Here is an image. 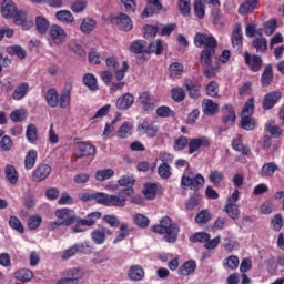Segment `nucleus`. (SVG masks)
Returning a JSON list of instances; mask_svg holds the SVG:
<instances>
[{"label": "nucleus", "instance_id": "obj_1", "mask_svg": "<svg viewBox=\"0 0 284 284\" xmlns=\"http://www.w3.org/2000/svg\"><path fill=\"white\" fill-rule=\"evenodd\" d=\"M128 196H134V187L121 189L118 195L100 193L95 195L97 203L106 205L108 207H125Z\"/></svg>", "mask_w": 284, "mask_h": 284}, {"label": "nucleus", "instance_id": "obj_2", "mask_svg": "<svg viewBox=\"0 0 284 284\" xmlns=\"http://www.w3.org/2000/svg\"><path fill=\"white\" fill-rule=\"evenodd\" d=\"M151 230L155 234H164V241H166V243H174L176 236H179V225L172 222L170 216L162 217L160 224L152 226Z\"/></svg>", "mask_w": 284, "mask_h": 284}, {"label": "nucleus", "instance_id": "obj_3", "mask_svg": "<svg viewBox=\"0 0 284 284\" xmlns=\"http://www.w3.org/2000/svg\"><path fill=\"white\" fill-rule=\"evenodd\" d=\"M54 216L58 220L50 222L48 230H57V227H61L62 225L68 227L77 222V215L74 214V211L70 209L57 210Z\"/></svg>", "mask_w": 284, "mask_h": 284}, {"label": "nucleus", "instance_id": "obj_4", "mask_svg": "<svg viewBox=\"0 0 284 284\" xmlns=\"http://www.w3.org/2000/svg\"><path fill=\"white\" fill-rule=\"evenodd\" d=\"M239 190H235L231 196L227 197L226 204L224 206V210L230 216V219H239V214H241V211H239V205L236 203L239 202V196H240Z\"/></svg>", "mask_w": 284, "mask_h": 284}, {"label": "nucleus", "instance_id": "obj_5", "mask_svg": "<svg viewBox=\"0 0 284 284\" xmlns=\"http://www.w3.org/2000/svg\"><path fill=\"white\" fill-rule=\"evenodd\" d=\"M205 184V178L197 173L194 178L183 174L181 179V187H190V190H201Z\"/></svg>", "mask_w": 284, "mask_h": 284}, {"label": "nucleus", "instance_id": "obj_6", "mask_svg": "<svg viewBox=\"0 0 284 284\" xmlns=\"http://www.w3.org/2000/svg\"><path fill=\"white\" fill-rule=\"evenodd\" d=\"M138 134L140 136H148V139H154L159 134V126L150 123L148 120H141L136 126Z\"/></svg>", "mask_w": 284, "mask_h": 284}, {"label": "nucleus", "instance_id": "obj_7", "mask_svg": "<svg viewBox=\"0 0 284 284\" xmlns=\"http://www.w3.org/2000/svg\"><path fill=\"white\" fill-rule=\"evenodd\" d=\"M49 37L55 45H63L65 41L68 40V33L65 32V29L59 24L51 26L49 30Z\"/></svg>", "mask_w": 284, "mask_h": 284}, {"label": "nucleus", "instance_id": "obj_8", "mask_svg": "<svg viewBox=\"0 0 284 284\" xmlns=\"http://www.w3.org/2000/svg\"><path fill=\"white\" fill-rule=\"evenodd\" d=\"M113 232L106 226H99L91 232V241L95 245H103L108 241V236H112Z\"/></svg>", "mask_w": 284, "mask_h": 284}, {"label": "nucleus", "instance_id": "obj_9", "mask_svg": "<svg viewBox=\"0 0 284 284\" xmlns=\"http://www.w3.org/2000/svg\"><path fill=\"white\" fill-rule=\"evenodd\" d=\"M112 23L119 28V30H123L124 32H130L134 24L132 23V19L129 18L125 13H119L118 16L112 18Z\"/></svg>", "mask_w": 284, "mask_h": 284}, {"label": "nucleus", "instance_id": "obj_10", "mask_svg": "<svg viewBox=\"0 0 284 284\" xmlns=\"http://www.w3.org/2000/svg\"><path fill=\"white\" fill-rule=\"evenodd\" d=\"M97 154V148L88 142H81L78 148L73 151V156L75 159H83V156H92Z\"/></svg>", "mask_w": 284, "mask_h": 284}, {"label": "nucleus", "instance_id": "obj_11", "mask_svg": "<svg viewBox=\"0 0 284 284\" xmlns=\"http://www.w3.org/2000/svg\"><path fill=\"white\" fill-rule=\"evenodd\" d=\"M196 48H216V39L207 33H196L194 37Z\"/></svg>", "mask_w": 284, "mask_h": 284}, {"label": "nucleus", "instance_id": "obj_12", "mask_svg": "<svg viewBox=\"0 0 284 284\" xmlns=\"http://www.w3.org/2000/svg\"><path fill=\"white\" fill-rule=\"evenodd\" d=\"M211 142L207 136H200L191 139L189 142V154H194V152H199L201 148H210Z\"/></svg>", "mask_w": 284, "mask_h": 284}, {"label": "nucleus", "instance_id": "obj_13", "mask_svg": "<svg viewBox=\"0 0 284 284\" xmlns=\"http://www.w3.org/2000/svg\"><path fill=\"white\" fill-rule=\"evenodd\" d=\"M52 172V166L49 164H40L32 173V181L34 183H41V181H45L50 173Z\"/></svg>", "mask_w": 284, "mask_h": 284}, {"label": "nucleus", "instance_id": "obj_14", "mask_svg": "<svg viewBox=\"0 0 284 284\" xmlns=\"http://www.w3.org/2000/svg\"><path fill=\"white\" fill-rule=\"evenodd\" d=\"M244 61L253 72H258L261 70V65H263V59H261V57L250 54L247 51L244 52Z\"/></svg>", "mask_w": 284, "mask_h": 284}, {"label": "nucleus", "instance_id": "obj_15", "mask_svg": "<svg viewBox=\"0 0 284 284\" xmlns=\"http://www.w3.org/2000/svg\"><path fill=\"white\" fill-rule=\"evenodd\" d=\"M11 19H13V23H16V26H23L24 30H30V28L34 26L32 21L28 22V14L22 10L19 11L16 9V12Z\"/></svg>", "mask_w": 284, "mask_h": 284}, {"label": "nucleus", "instance_id": "obj_16", "mask_svg": "<svg viewBox=\"0 0 284 284\" xmlns=\"http://www.w3.org/2000/svg\"><path fill=\"white\" fill-rule=\"evenodd\" d=\"M281 97H283L281 91H272L267 93L263 100V110H272V108L281 101Z\"/></svg>", "mask_w": 284, "mask_h": 284}, {"label": "nucleus", "instance_id": "obj_17", "mask_svg": "<svg viewBox=\"0 0 284 284\" xmlns=\"http://www.w3.org/2000/svg\"><path fill=\"white\" fill-rule=\"evenodd\" d=\"M132 105H134V95L131 93H125L115 101V108H118V110H130Z\"/></svg>", "mask_w": 284, "mask_h": 284}, {"label": "nucleus", "instance_id": "obj_18", "mask_svg": "<svg viewBox=\"0 0 284 284\" xmlns=\"http://www.w3.org/2000/svg\"><path fill=\"white\" fill-rule=\"evenodd\" d=\"M140 103L145 112H151L156 105V99L151 97L148 92H142L139 97Z\"/></svg>", "mask_w": 284, "mask_h": 284}, {"label": "nucleus", "instance_id": "obj_19", "mask_svg": "<svg viewBox=\"0 0 284 284\" xmlns=\"http://www.w3.org/2000/svg\"><path fill=\"white\" fill-rule=\"evenodd\" d=\"M17 11V4H14L10 0H4L1 3V14L4 19H12L14 17V12Z\"/></svg>", "mask_w": 284, "mask_h": 284}, {"label": "nucleus", "instance_id": "obj_20", "mask_svg": "<svg viewBox=\"0 0 284 284\" xmlns=\"http://www.w3.org/2000/svg\"><path fill=\"white\" fill-rule=\"evenodd\" d=\"M223 123H226V125H234V122L236 121V112L234 111V108L230 104H226L223 110Z\"/></svg>", "mask_w": 284, "mask_h": 284}, {"label": "nucleus", "instance_id": "obj_21", "mask_svg": "<svg viewBox=\"0 0 284 284\" xmlns=\"http://www.w3.org/2000/svg\"><path fill=\"white\" fill-rule=\"evenodd\" d=\"M231 41L233 48H236V50H241V45H243V31H241V24L237 23L232 32Z\"/></svg>", "mask_w": 284, "mask_h": 284}, {"label": "nucleus", "instance_id": "obj_22", "mask_svg": "<svg viewBox=\"0 0 284 284\" xmlns=\"http://www.w3.org/2000/svg\"><path fill=\"white\" fill-rule=\"evenodd\" d=\"M128 276L130 281H143L145 277V271L141 265H132L129 268Z\"/></svg>", "mask_w": 284, "mask_h": 284}, {"label": "nucleus", "instance_id": "obj_23", "mask_svg": "<svg viewBox=\"0 0 284 284\" xmlns=\"http://www.w3.org/2000/svg\"><path fill=\"white\" fill-rule=\"evenodd\" d=\"M256 6H258V0H246L239 7V14L245 17V14L254 12V10H256Z\"/></svg>", "mask_w": 284, "mask_h": 284}, {"label": "nucleus", "instance_id": "obj_24", "mask_svg": "<svg viewBox=\"0 0 284 284\" xmlns=\"http://www.w3.org/2000/svg\"><path fill=\"white\" fill-rule=\"evenodd\" d=\"M194 272H196V261L191 260L180 266L178 274L180 276H190V274H194Z\"/></svg>", "mask_w": 284, "mask_h": 284}, {"label": "nucleus", "instance_id": "obj_25", "mask_svg": "<svg viewBox=\"0 0 284 284\" xmlns=\"http://www.w3.org/2000/svg\"><path fill=\"white\" fill-rule=\"evenodd\" d=\"M202 110L207 116H212L219 112V104L210 99H204L202 102Z\"/></svg>", "mask_w": 284, "mask_h": 284}, {"label": "nucleus", "instance_id": "obj_26", "mask_svg": "<svg viewBox=\"0 0 284 284\" xmlns=\"http://www.w3.org/2000/svg\"><path fill=\"white\" fill-rule=\"evenodd\" d=\"M215 52L214 48H205L202 51L200 62L204 68H210L212 65V57H214Z\"/></svg>", "mask_w": 284, "mask_h": 284}, {"label": "nucleus", "instance_id": "obj_27", "mask_svg": "<svg viewBox=\"0 0 284 284\" xmlns=\"http://www.w3.org/2000/svg\"><path fill=\"white\" fill-rule=\"evenodd\" d=\"M162 6L159 0H148V4L142 13V17H152L154 12H159Z\"/></svg>", "mask_w": 284, "mask_h": 284}, {"label": "nucleus", "instance_id": "obj_28", "mask_svg": "<svg viewBox=\"0 0 284 284\" xmlns=\"http://www.w3.org/2000/svg\"><path fill=\"white\" fill-rule=\"evenodd\" d=\"M4 172L6 179L9 183H11V185H16V183H19V172H17V169L13 165L8 164L4 168Z\"/></svg>", "mask_w": 284, "mask_h": 284}, {"label": "nucleus", "instance_id": "obj_29", "mask_svg": "<svg viewBox=\"0 0 284 284\" xmlns=\"http://www.w3.org/2000/svg\"><path fill=\"white\" fill-rule=\"evenodd\" d=\"M204 2V6H210L212 8V17L215 19V21H219L221 19V1L220 0H202Z\"/></svg>", "mask_w": 284, "mask_h": 284}, {"label": "nucleus", "instance_id": "obj_30", "mask_svg": "<svg viewBox=\"0 0 284 284\" xmlns=\"http://www.w3.org/2000/svg\"><path fill=\"white\" fill-rule=\"evenodd\" d=\"M274 81V73L272 71V65L267 64L262 73L261 83L263 88H267Z\"/></svg>", "mask_w": 284, "mask_h": 284}, {"label": "nucleus", "instance_id": "obj_31", "mask_svg": "<svg viewBox=\"0 0 284 284\" xmlns=\"http://www.w3.org/2000/svg\"><path fill=\"white\" fill-rule=\"evenodd\" d=\"M28 90H30V84L28 83H21L20 85H18L13 93H12V99L14 101H21V99H23L26 97V94H28Z\"/></svg>", "mask_w": 284, "mask_h": 284}, {"label": "nucleus", "instance_id": "obj_32", "mask_svg": "<svg viewBox=\"0 0 284 284\" xmlns=\"http://www.w3.org/2000/svg\"><path fill=\"white\" fill-rule=\"evenodd\" d=\"M72 94V85L65 84L63 92L60 98V108H69L70 106V97Z\"/></svg>", "mask_w": 284, "mask_h": 284}, {"label": "nucleus", "instance_id": "obj_33", "mask_svg": "<svg viewBox=\"0 0 284 284\" xmlns=\"http://www.w3.org/2000/svg\"><path fill=\"white\" fill-rule=\"evenodd\" d=\"M102 214L99 211L89 213L85 217L81 219V223L85 226V227H92V225H94L99 219H101Z\"/></svg>", "mask_w": 284, "mask_h": 284}, {"label": "nucleus", "instance_id": "obj_34", "mask_svg": "<svg viewBox=\"0 0 284 284\" xmlns=\"http://www.w3.org/2000/svg\"><path fill=\"white\" fill-rule=\"evenodd\" d=\"M39 153L36 150H30L24 158V168L26 170H32L37 165V158Z\"/></svg>", "mask_w": 284, "mask_h": 284}, {"label": "nucleus", "instance_id": "obj_35", "mask_svg": "<svg viewBox=\"0 0 284 284\" xmlns=\"http://www.w3.org/2000/svg\"><path fill=\"white\" fill-rule=\"evenodd\" d=\"M278 171V165L274 162L264 164L260 171V176H274V172Z\"/></svg>", "mask_w": 284, "mask_h": 284}, {"label": "nucleus", "instance_id": "obj_36", "mask_svg": "<svg viewBox=\"0 0 284 284\" xmlns=\"http://www.w3.org/2000/svg\"><path fill=\"white\" fill-rule=\"evenodd\" d=\"M94 28H97V21L92 18L83 19L80 24V30L84 34H90V32H92V30H94Z\"/></svg>", "mask_w": 284, "mask_h": 284}, {"label": "nucleus", "instance_id": "obj_37", "mask_svg": "<svg viewBox=\"0 0 284 284\" xmlns=\"http://www.w3.org/2000/svg\"><path fill=\"white\" fill-rule=\"evenodd\" d=\"M130 50L134 54H143V52H148V43L143 40H136L131 43Z\"/></svg>", "mask_w": 284, "mask_h": 284}, {"label": "nucleus", "instance_id": "obj_38", "mask_svg": "<svg viewBox=\"0 0 284 284\" xmlns=\"http://www.w3.org/2000/svg\"><path fill=\"white\" fill-rule=\"evenodd\" d=\"M9 226L11 227V230L18 232V234H23L26 232L23 223H21V220H19V217H17L16 215H11L9 217Z\"/></svg>", "mask_w": 284, "mask_h": 284}, {"label": "nucleus", "instance_id": "obj_39", "mask_svg": "<svg viewBox=\"0 0 284 284\" xmlns=\"http://www.w3.org/2000/svg\"><path fill=\"white\" fill-rule=\"evenodd\" d=\"M45 101L50 108H57L59 105V94L57 89H50L45 94Z\"/></svg>", "mask_w": 284, "mask_h": 284}, {"label": "nucleus", "instance_id": "obj_40", "mask_svg": "<svg viewBox=\"0 0 284 284\" xmlns=\"http://www.w3.org/2000/svg\"><path fill=\"white\" fill-rule=\"evenodd\" d=\"M55 18L62 23H74V16H72V12L68 10L58 11L55 13Z\"/></svg>", "mask_w": 284, "mask_h": 284}, {"label": "nucleus", "instance_id": "obj_41", "mask_svg": "<svg viewBox=\"0 0 284 284\" xmlns=\"http://www.w3.org/2000/svg\"><path fill=\"white\" fill-rule=\"evenodd\" d=\"M33 276L32 271L26 268H21L14 273V278H17V281H21L22 283L32 281Z\"/></svg>", "mask_w": 284, "mask_h": 284}, {"label": "nucleus", "instance_id": "obj_42", "mask_svg": "<svg viewBox=\"0 0 284 284\" xmlns=\"http://www.w3.org/2000/svg\"><path fill=\"white\" fill-rule=\"evenodd\" d=\"M26 136L29 143H37L39 139V131L37 130V125L30 124L27 126Z\"/></svg>", "mask_w": 284, "mask_h": 284}, {"label": "nucleus", "instance_id": "obj_43", "mask_svg": "<svg viewBox=\"0 0 284 284\" xmlns=\"http://www.w3.org/2000/svg\"><path fill=\"white\" fill-rule=\"evenodd\" d=\"M163 41L156 40L155 42H151L149 45H146V53L161 54V52H163Z\"/></svg>", "mask_w": 284, "mask_h": 284}, {"label": "nucleus", "instance_id": "obj_44", "mask_svg": "<svg viewBox=\"0 0 284 284\" xmlns=\"http://www.w3.org/2000/svg\"><path fill=\"white\" fill-rule=\"evenodd\" d=\"M10 119L13 123H21L28 119V111L24 109H18L10 114Z\"/></svg>", "mask_w": 284, "mask_h": 284}, {"label": "nucleus", "instance_id": "obj_45", "mask_svg": "<svg viewBox=\"0 0 284 284\" xmlns=\"http://www.w3.org/2000/svg\"><path fill=\"white\" fill-rule=\"evenodd\" d=\"M132 130L133 125L130 122H124L118 130L119 139H128V136H132Z\"/></svg>", "mask_w": 284, "mask_h": 284}, {"label": "nucleus", "instance_id": "obj_46", "mask_svg": "<svg viewBox=\"0 0 284 284\" xmlns=\"http://www.w3.org/2000/svg\"><path fill=\"white\" fill-rule=\"evenodd\" d=\"M83 83H84V85H87V88H89V90H91L92 92L99 90V85L97 84V78L94 77V74L87 73V74L83 77Z\"/></svg>", "mask_w": 284, "mask_h": 284}, {"label": "nucleus", "instance_id": "obj_47", "mask_svg": "<svg viewBox=\"0 0 284 284\" xmlns=\"http://www.w3.org/2000/svg\"><path fill=\"white\" fill-rule=\"evenodd\" d=\"M112 176H114V170L112 169H104L95 172V181H108V179H112Z\"/></svg>", "mask_w": 284, "mask_h": 284}, {"label": "nucleus", "instance_id": "obj_48", "mask_svg": "<svg viewBox=\"0 0 284 284\" xmlns=\"http://www.w3.org/2000/svg\"><path fill=\"white\" fill-rule=\"evenodd\" d=\"M135 183L134 176L130 173L123 175L121 179L118 180V185L120 187H133Z\"/></svg>", "mask_w": 284, "mask_h": 284}, {"label": "nucleus", "instance_id": "obj_49", "mask_svg": "<svg viewBox=\"0 0 284 284\" xmlns=\"http://www.w3.org/2000/svg\"><path fill=\"white\" fill-rule=\"evenodd\" d=\"M36 26L40 34H45V32H48V28H50V22L43 17H38L36 19Z\"/></svg>", "mask_w": 284, "mask_h": 284}, {"label": "nucleus", "instance_id": "obj_50", "mask_svg": "<svg viewBox=\"0 0 284 284\" xmlns=\"http://www.w3.org/2000/svg\"><path fill=\"white\" fill-rule=\"evenodd\" d=\"M194 14L197 19L205 18V2L203 0L194 1Z\"/></svg>", "mask_w": 284, "mask_h": 284}, {"label": "nucleus", "instance_id": "obj_51", "mask_svg": "<svg viewBox=\"0 0 284 284\" xmlns=\"http://www.w3.org/2000/svg\"><path fill=\"white\" fill-rule=\"evenodd\" d=\"M211 236L206 232H197L190 236L191 243H207L210 241Z\"/></svg>", "mask_w": 284, "mask_h": 284}, {"label": "nucleus", "instance_id": "obj_52", "mask_svg": "<svg viewBox=\"0 0 284 284\" xmlns=\"http://www.w3.org/2000/svg\"><path fill=\"white\" fill-rule=\"evenodd\" d=\"M8 53L18 57V59H26L28 57V53L26 52V49H23L21 45H12L8 48Z\"/></svg>", "mask_w": 284, "mask_h": 284}, {"label": "nucleus", "instance_id": "obj_53", "mask_svg": "<svg viewBox=\"0 0 284 284\" xmlns=\"http://www.w3.org/2000/svg\"><path fill=\"white\" fill-rule=\"evenodd\" d=\"M253 48L256 52H265L267 50V39L265 38H254L252 41Z\"/></svg>", "mask_w": 284, "mask_h": 284}, {"label": "nucleus", "instance_id": "obj_54", "mask_svg": "<svg viewBox=\"0 0 284 284\" xmlns=\"http://www.w3.org/2000/svg\"><path fill=\"white\" fill-rule=\"evenodd\" d=\"M67 276L70 281H73L74 284H79V281L83 278V271L79 268H71L67 271Z\"/></svg>", "mask_w": 284, "mask_h": 284}, {"label": "nucleus", "instance_id": "obj_55", "mask_svg": "<svg viewBox=\"0 0 284 284\" xmlns=\"http://www.w3.org/2000/svg\"><path fill=\"white\" fill-rule=\"evenodd\" d=\"M169 71L172 79H179L183 74V64L174 62L170 65Z\"/></svg>", "mask_w": 284, "mask_h": 284}, {"label": "nucleus", "instance_id": "obj_56", "mask_svg": "<svg viewBox=\"0 0 284 284\" xmlns=\"http://www.w3.org/2000/svg\"><path fill=\"white\" fill-rule=\"evenodd\" d=\"M158 174L164 180L170 179V176H172V166H170V164H160Z\"/></svg>", "mask_w": 284, "mask_h": 284}, {"label": "nucleus", "instance_id": "obj_57", "mask_svg": "<svg viewBox=\"0 0 284 284\" xmlns=\"http://www.w3.org/2000/svg\"><path fill=\"white\" fill-rule=\"evenodd\" d=\"M133 219L139 227L145 229L150 225V219L141 213H136Z\"/></svg>", "mask_w": 284, "mask_h": 284}, {"label": "nucleus", "instance_id": "obj_58", "mask_svg": "<svg viewBox=\"0 0 284 284\" xmlns=\"http://www.w3.org/2000/svg\"><path fill=\"white\" fill-rule=\"evenodd\" d=\"M276 28H277V24L275 19H271L266 21L264 24V32L266 37H272V34L276 32Z\"/></svg>", "mask_w": 284, "mask_h": 284}, {"label": "nucleus", "instance_id": "obj_59", "mask_svg": "<svg viewBox=\"0 0 284 284\" xmlns=\"http://www.w3.org/2000/svg\"><path fill=\"white\" fill-rule=\"evenodd\" d=\"M207 221H212V213L207 210L201 211L196 216H195V223L201 224V223H207Z\"/></svg>", "mask_w": 284, "mask_h": 284}, {"label": "nucleus", "instance_id": "obj_60", "mask_svg": "<svg viewBox=\"0 0 284 284\" xmlns=\"http://www.w3.org/2000/svg\"><path fill=\"white\" fill-rule=\"evenodd\" d=\"M159 30H161V27H154V26H145L144 27V38L152 40L154 39V37H156V32H159Z\"/></svg>", "mask_w": 284, "mask_h": 284}, {"label": "nucleus", "instance_id": "obj_61", "mask_svg": "<svg viewBox=\"0 0 284 284\" xmlns=\"http://www.w3.org/2000/svg\"><path fill=\"white\" fill-rule=\"evenodd\" d=\"M241 125L243 130H254L256 121L252 116H242Z\"/></svg>", "mask_w": 284, "mask_h": 284}, {"label": "nucleus", "instance_id": "obj_62", "mask_svg": "<svg viewBox=\"0 0 284 284\" xmlns=\"http://www.w3.org/2000/svg\"><path fill=\"white\" fill-rule=\"evenodd\" d=\"M42 221L43 219L41 215H31L28 220L29 230H37L41 225Z\"/></svg>", "mask_w": 284, "mask_h": 284}, {"label": "nucleus", "instance_id": "obj_63", "mask_svg": "<svg viewBox=\"0 0 284 284\" xmlns=\"http://www.w3.org/2000/svg\"><path fill=\"white\" fill-rule=\"evenodd\" d=\"M173 101L181 103L185 99V91L182 88H174L171 90Z\"/></svg>", "mask_w": 284, "mask_h": 284}, {"label": "nucleus", "instance_id": "obj_64", "mask_svg": "<svg viewBox=\"0 0 284 284\" xmlns=\"http://www.w3.org/2000/svg\"><path fill=\"white\" fill-rule=\"evenodd\" d=\"M254 114V98H251L242 110V116H252Z\"/></svg>", "mask_w": 284, "mask_h": 284}]
</instances>
